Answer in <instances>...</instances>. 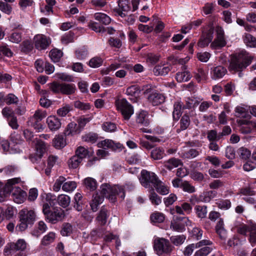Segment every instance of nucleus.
Instances as JSON below:
<instances>
[{
	"label": "nucleus",
	"instance_id": "57",
	"mask_svg": "<svg viewBox=\"0 0 256 256\" xmlns=\"http://www.w3.org/2000/svg\"><path fill=\"white\" fill-rule=\"evenodd\" d=\"M238 153L240 156L244 160L248 159L251 155L250 150L244 147L240 148L238 150Z\"/></svg>",
	"mask_w": 256,
	"mask_h": 256
},
{
	"label": "nucleus",
	"instance_id": "26",
	"mask_svg": "<svg viewBox=\"0 0 256 256\" xmlns=\"http://www.w3.org/2000/svg\"><path fill=\"white\" fill-rule=\"evenodd\" d=\"M108 216V210L104 207H102L98 212L96 219L100 224L104 225L106 222Z\"/></svg>",
	"mask_w": 256,
	"mask_h": 256
},
{
	"label": "nucleus",
	"instance_id": "62",
	"mask_svg": "<svg viewBox=\"0 0 256 256\" xmlns=\"http://www.w3.org/2000/svg\"><path fill=\"white\" fill-rule=\"evenodd\" d=\"M75 154L78 156V158H81V160H82L88 154V150L85 148L80 146L76 150Z\"/></svg>",
	"mask_w": 256,
	"mask_h": 256
},
{
	"label": "nucleus",
	"instance_id": "22",
	"mask_svg": "<svg viewBox=\"0 0 256 256\" xmlns=\"http://www.w3.org/2000/svg\"><path fill=\"white\" fill-rule=\"evenodd\" d=\"M170 65L156 66L154 68V73L156 76L166 75L171 70Z\"/></svg>",
	"mask_w": 256,
	"mask_h": 256
},
{
	"label": "nucleus",
	"instance_id": "34",
	"mask_svg": "<svg viewBox=\"0 0 256 256\" xmlns=\"http://www.w3.org/2000/svg\"><path fill=\"white\" fill-rule=\"evenodd\" d=\"M84 183L86 189L94 191L97 188V182L96 180L92 178H86L84 180Z\"/></svg>",
	"mask_w": 256,
	"mask_h": 256
},
{
	"label": "nucleus",
	"instance_id": "11",
	"mask_svg": "<svg viewBox=\"0 0 256 256\" xmlns=\"http://www.w3.org/2000/svg\"><path fill=\"white\" fill-rule=\"evenodd\" d=\"M98 146L104 149L110 148L112 150H122V146L119 142H114L111 140H104L98 144Z\"/></svg>",
	"mask_w": 256,
	"mask_h": 256
},
{
	"label": "nucleus",
	"instance_id": "50",
	"mask_svg": "<svg viewBox=\"0 0 256 256\" xmlns=\"http://www.w3.org/2000/svg\"><path fill=\"white\" fill-rule=\"evenodd\" d=\"M76 187V184L73 181L65 182L62 186L64 191L69 192L74 190Z\"/></svg>",
	"mask_w": 256,
	"mask_h": 256
},
{
	"label": "nucleus",
	"instance_id": "12",
	"mask_svg": "<svg viewBox=\"0 0 256 256\" xmlns=\"http://www.w3.org/2000/svg\"><path fill=\"white\" fill-rule=\"evenodd\" d=\"M36 48L38 50H44L48 46L50 41L43 34H37L34 37Z\"/></svg>",
	"mask_w": 256,
	"mask_h": 256
},
{
	"label": "nucleus",
	"instance_id": "63",
	"mask_svg": "<svg viewBox=\"0 0 256 256\" xmlns=\"http://www.w3.org/2000/svg\"><path fill=\"white\" fill-rule=\"evenodd\" d=\"M236 232L246 236L248 232L251 231L250 227L246 224H241L238 226H236Z\"/></svg>",
	"mask_w": 256,
	"mask_h": 256
},
{
	"label": "nucleus",
	"instance_id": "54",
	"mask_svg": "<svg viewBox=\"0 0 256 256\" xmlns=\"http://www.w3.org/2000/svg\"><path fill=\"white\" fill-rule=\"evenodd\" d=\"M72 108L69 104H66L57 110V114L60 116L64 117L72 110Z\"/></svg>",
	"mask_w": 256,
	"mask_h": 256
},
{
	"label": "nucleus",
	"instance_id": "40",
	"mask_svg": "<svg viewBox=\"0 0 256 256\" xmlns=\"http://www.w3.org/2000/svg\"><path fill=\"white\" fill-rule=\"evenodd\" d=\"M82 162L81 158L76 154L72 156L68 161V166L70 168H77Z\"/></svg>",
	"mask_w": 256,
	"mask_h": 256
},
{
	"label": "nucleus",
	"instance_id": "21",
	"mask_svg": "<svg viewBox=\"0 0 256 256\" xmlns=\"http://www.w3.org/2000/svg\"><path fill=\"white\" fill-rule=\"evenodd\" d=\"M199 152L196 149L190 148L188 150H182L180 153V156L184 159H192L196 157Z\"/></svg>",
	"mask_w": 256,
	"mask_h": 256
},
{
	"label": "nucleus",
	"instance_id": "64",
	"mask_svg": "<svg viewBox=\"0 0 256 256\" xmlns=\"http://www.w3.org/2000/svg\"><path fill=\"white\" fill-rule=\"evenodd\" d=\"M74 34L72 32H69L68 33L64 34L61 39L62 42L64 44H68L74 41Z\"/></svg>",
	"mask_w": 256,
	"mask_h": 256
},
{
	"label": "nucleus",
	"instance_id": "58",
	"mask_svg": "<svg viewBox=\"0 0 256 256\" xmlns=\"http://www.w3.org/2000/svg\"><path fill=\"white\" fill-rule=\"evenodd\" d=\"M102 64V60L100 57L96 56L90 60L89 66L93 68L100 67Z\"/></svg>",
	"mask_w": 256,
	"mask_h": 256
},
{
	"label": "nucleus",
	"instance_id": "19",
	"mask_svg": "<svg viewBox=\"0 0 256 256\" xmlns=\"http://www.w3.org/2000/svg\"><path fill=\"white\" fill-rule=\"evenodd\" d=\"M217 194V192L214 190H209L204 192L199 196V200L200 202H208L212 198H214Z\"/></svg>",
	"mask_w": 256,
	"mask_h": 256
},
{
	"label": "nucleus",
	"instance_id": "52",
	"mask_svg": "<svg viewBox=\"0 0 256 256\" xmlns=\"http://www.w3.org/2000/svg\"><path fill=\"white\" fill-rule=\"evenodd\" d=\"M256 38L249 34H245L244 36V41L247 46L254 47Z\"/></svg>",
	"mask_w": 256,
	"mask_h": 256
},
{
	"label": "nucleus",
	"instance_id": "24",
	"mask_svg": "<svg viewBox=\"0 0 256 256\" xmlns=\"http://www.w3.org/2000/svg\"><path fill=\"white\" fill-rule=\"evenodd\" d=\"M36 150L38 154H39V158H42L44 154L46 152V144L44 142L40 139H36Z\"/></svg>",
	"mask_w": 256,
	"mask_h": 256
},
{
	"label": "nucleus",
	"instance_id": "10",
	"mask_svg": "<svg viewBox=\"0 0 256 256\" xmlns=\"http://www.w3.org/2000/svg\"><path fill=\"white\" fill-rule=\"evenodd\" d=\"M148 102L154 106L160 105L165 101V96L156 91L152 92L148 97Z\"/></svg>",
	"mask_w": 256,
	"mask_h": 256
},
{
	"label": "nucleus",
	"instance_id": "41",
	"mask_svg": "<svg viewBox=\"0 0 256 256\" xmlns=\"http://www.w3.org/2000/svg\"><path fill=\"white\" fill-rule=\"evenodd\" d=\"M49 56L52 61L56 62H58L62 56V52L60 50L54 49L50 51Z\"/></svg>",
	"mask_w": 256,
	"mask_h": 256
},
{
	"label": "nucleus",
	"instance_id": "2",
	"mask_svg": "<svg viewBox=\"0 0 256 256\" xmlns=\"http://www.w3.org/2000/svg\"><path fill=\"white\" fill-rule=\"evenodd\" d=\"M100 189L101 194L108 198L112 202L116 201V196H118L122 200L125 197L124 189L122 186L118 185L111 186L108 184L105 183L101 185Z\"/></svg>",
	"mask_w": 256,
	"mask_h": 256
},
{
	"label": "nucleus",
	"instance_id": "46",
	"mask_svg": "<svg viewBox=\"0 0 256 256\" xmlns=\"http://www.w3.org/2000/svg\"><path fill=\"white\" fill-rule=\"evenodd\" d=\"M72 226L70 224L65 222L62 224L60 233L63 236H68L72 233Z\"/></svg>",
	"mask_w": 256,
	"mask_h": 256
},
{
	"label": "nucleus",
	"instance_id": "56",
	"mask_svg": "<svg viewBox=\"0 0 256 256\" xmlns=\"http://www.w3.org/2000/svg\"><path fill=\"white\" fill-rule=\"evenodd\" d=\"M103 130L106 132H112L116 130V126L115 124L111 122H104L102 125Z\"/></svg>",
	"mask_w": 256,
	"mask_h": 256
},
{
	"label": "nucleus",
	"instance_id": "18",
	"mask_svg": "<svg viewBox=\"0 0 256 256\" xmlns=\"http://www.w3.org/2000/svg\"><path fill=\"white\" fill-rule=\"evenodd\" d=\"M182 165L183 163L182 160L175 158H170L164 162L165 168L169 170H172L173 168Z\"/></svg>",
	"mask_w": 256,
	"mask_h": 256
},
{
	"label": "nucleus",
	"instance_id": "7",
	"mask_svg": "<svg viewBox=\"0 0 256 256\" xmlns=\"http://www.w3.org/2000/svg\"><path fill=\"white\" fill-rule=\"evenodd\" d=\"M64 212L60 208H54L46 216V218L49 222L56 224L59 221H62L64 218Z\"/></svg>",
	"mask_w": 256,
	"mask_h": 256
},
{
	"label": "nucleus",
	"instance_id": "32",
	"mask_svg": "<svg viewBox=\"0 0 256 256\" xmlns=\"http://www.w3.org/2000/svg\"><path fill=\"white\" fill-rule=\"evenodd\" d=\"M208 72L203 68H198L194 77L198 82H205L208 78Z\"/></svg>",
	"mask_w": 256,
	"mask_h": 256
},
{
	"label": "nucleus",
	"instance_id": "17",
	"mask_svg": "<svg viewBox=\"0 0 256 256\" xmlns=\"http://www.w3.org/2000/svg\"><path fill=\"white\" fill-rule=\"evenodd\" d=\"M182 70H184L183 72H178L176 76V78L178 82H187L189 80L192 76L190 72L186 70L185 66H182Z\"/></svg>",
	"mask_w": 256,
	"mask_h": 256
},
{
	"label": "nucleus",
	"instance_id": "8",
	"mask_svg": "<svg viewBox=\"0 0 256 256\" xmlns=\"http://www.w3.org/2000/svg\"><path fill=\"white\" fill-rule=\"evenodd\" d=\"M118 8L114 9L116 15H118L122 18H124L127 16V12L130 10V6L128 0H119Z\"/></svg>",
	"mask_w": 256,
	"mask_h": 256
},
{
	"label": "nucleus",
	"instance_id": "16",
	"mask_svg": "<svg viewBox=\"0 0 256 256\" xmlns=\"http://www.w3.org/2000/svg\"><path fill=\"white\" fill-rule=\"evenodd\" d=\"M92 236L98 235V236H104V240L110 242L112 240L116 238V236L112 234L106 232L104 228H101L98 230H92L91 232Z\"/></svg>",
	"mask_w": 256,
	"mask_h": 256
},
{
	"label": "nucleus",
	"instance_id": "33",
	"mask_svg": "<svg viewBox=\"0 0 256 256\" xmlns=\"http://www.w3.org/2000/svg\"><path fill=\"white\" fill-rule=\"evenodd\" d=\"M26 242L24 239H19L16 242H11L10 248L14 250H24L26 248Z\"/></svg>",
	"mask_w": 256,
	"mask_h": 256
},
{
	"label": "nucleus",
	"instance_id": "49",
	"mask_svg": "<svg viewBox=\"0 0 256 256\" xmlns=\"http://www.w3.org/2000/svg\"><path fill=\"white\" fill-rule=\"evenodd\" d=\"M4 100L7 104H18L19 100L18 98L12 94H9L6 96Z\"/></svg>",
	"mask_w": 256,
	"mask_h": 256
},
{
	"label": "nucleus",
	"instance_id": "55",
	"mask_svg": "<svg viewBox=\"0 0 256 256\" xmlns=\"http://www.w3.org/2000/svg\"><path fill=\"white\" fill-rule=\"evenodd\" d=\"M20 46L22 51L25 53H28L33 49V44L29 40L24 41Z\"/></svg>",
	"mask_w": 256,
	"mask_h": 256
},
{
	"label": "nucleus",
	"instance_id": "43",
	"mask_svg": "<svg viewBox=\"0 0 256 256\" xmlns=\"http://www.w3.org/2000/svg\"><path fill=\"white\" fill-rule=\"evenodd\" d=\"M194 209L197 216L200 218L206 217L207 214V206H196Z\"/></svg>",
	"mask_w": 256,
	"mask_h": 256
},
{
	"label": "nucleus",
	"instance_id": "25",
	"mask_svg": "<svg viewBox=\"0 0 256 256\" xmlns=\"http://www.w3.org/2000/svg\"><path fill=\"white\" fill-rule=\"evenodd\" d=\"M80 131L77 124L74 122H72L68 125L65 134L66 136H72L79 134Z\"/></svg>",
	"mask_w": 256,
	"mask_h": 256
},
{
	"label": "nucleus",
	"instance_id": "4",
	"mask_svg": "<svg viewBox=\"0 0 256 256\" xmlns=\"http://www.w3.org/2000/svg\"><path fill=\"white\" fill-rule=\"evenodd\" d=\"M116 105L118 110L120 112L124 118L125 120H129L134 113L133 106L124 98L116 100Z\"/></svg>",
	"mask_w": 256,
	"mask_h": 256
},
{
	"label": "nucleus",
	"instance_id": "48",
	"mask_svg": "<svg viewBox=\"0 0 256 256\" xmlns=\"http://www.w3.org/2000/svg\"><path fill=\"white\" fill-rule=\"evenodd\" d=\"M199 102L196 98H188L186 104L183 106V109H190L198 106Z\"/></svg>",
	"mask_w": 256,
	"mask_h": 256
},
{
	"label": "nucleus",
	"instance_id": "1",
	"mask_svg": "<svg viewBox=\"0 0 256 256\" xmlns=\"http://www.w3.org/2000/svg\"><path fill=\"white\" fill-rule=\"evenodd\" d=\"M252 58L245 50H241L232 55L228 70L234 72L242 71L251 63Z\"/></svg>",
	"mask_w": 256,
	"mask_h": 256
},
{
	"label": "nucleus",
	"instance_id": "53",
	"mask_svg": "<svg viewBox=\"0 0 256 256\" xmlns=\"http://www.w3.org/2000/svg\"><path fill=\"white\" fill-rule=\"evenodd\" d=\"M74 106L76 108L83 111H86L91 108L89 103H84L79 100L74 102Z\"/></svg>",
	"mask_w": 256,
	"mask_h": 256
},
{
	"label": "nucleus",
	"instance_id": "44",
	"mask_svg": "<svg viewBox=\"0 0 256 256\" xmlns=\"http://www.w3.org/2000/svg\"><path fill=\"white\" fill-rule=\"evenodd\" d=\"M186 237L184 235H178L172 236L170 238L171 242L175 246L182 244L185 241Z\"/></svg>",
	"mask_w": 256,
	"mask_h": 256
},
{
	"label": "nucleus",
	"instance_id": "3",
	"mask_svg": "<svg viewBox=\"0 0 256 256\" xmlns=\"http://www.w3.org/2000/svg\"><path fill=\"white\" fill-rule=\"evenodd\" d=\"M19 218L20 222L16 226V228L22 232L26 230L29 225L33 224L36 220V214L32 210L24 208L19 212Z\"/></svg>",
	"mask_w": 256,
	"mask_h": 256
},
{
	"label": "nucleus",
	"instance_id": "6",
	"mask_svg": "<svg viewBox=\"0 0 256 256\" xmlns=\"http://www.w3.org/2000/svg\"><path fill=\"white\" fill-rule=\"evenodd\" d=\"M158 180L156 176L153 172L142 170L141 172V176L140 181L142 185L146 188H151L153 190V187Z\"/></svg>",
	"mask_w": 256,
	"mask_h": 256
},
{
	"label": "nucleus",
	"instance_id": "59",
	"mask_svg": "<svg viewBox=\"0 0 256 256\" xmlns=\"http://www.w3.org/2000/svg\"><path fill=\"white\" fill-rule=\"evenodd\" d=\"M92 120L91 117L86 118L84 116H81L78 118L77 120V122L78 123V126L81 130L86 124Z\"/></svg>",
	"mask_w": 256,
	"mask_h": 256
},
{
	"label": "nucleus",
	"instance_id": "9",
	"mask_svg": "<svg viewBox=\"0 0 256 256\" xmlns=\"http://www.w3.org/2000/svg\"><path fill=\"white\" fill-rule=\"evenodd\" d=\"M216 38L212 43L211 46L216 48L224 47L226 44V42L224 38V31L221 27L216 28Z\"/></svg>",
	"mask_w": 256,
	"mask_h": 256
},
{
	"label": "nucleus",
	"instance_id": "39",
	"mask_svg": "<svg viewBox=\"0 0 256 256\" xmlns=\"http://www.w3.org/2000/svg\"><path fill=\"white\" fill-rule=\"evenodd\" d=\"M158 192L161 194L165 195L169 192L168 188L164 186V184L159 180L154 186Z\"/></svg>",
	"mask_w": 256,
	"mask_h": 256
},
{
	"label": "nucleus",
	"instance_id": "13",
	"mask_svg": "<svg viewBox=\"0 0 256 256\" xmlns=\"http://www.w3.org/2000/svg\"><path fill=\"white\" fill-rule=\"evenodd\" d=\"M46 116L47 113L46 110H38L35 112L34 116L29 118L28 122L30 126L35 127L37 123L45 118Z\"/></svg>",
	"mask_w": 256,
	"mask_h": 256
},
{
	"label": "nucleus",
	"instance_id": "15",
	"mask_svg": "<svg viewBox=\"0 0 256 256\" xmlns=\"http://www.w3.org/2000/svg\"><path fill=\"white\" fill-rule=\"evenodd\" d=\"M46 123L52 131L57 130L61 126L60 120L56 116H48L46 119Z\"/></svg>",
	"mask_w": 256,
	"mask_h": 256
},
{
	"label": "nucleus",
	"instance_id": "5",
	"mask_svg": "<svg viewBox=\"0 0 256 256\" xmlns=\"http://www.w3.org/2000/svg\"><path fill=\"white\" fill-rule=\"evenodd\" d=\"M154 249L160 256L163 254H170L173 250V246L168 240L164 238H158L154 242Z\"/></svg>",
	"mask_w": 256,
	"mask_h": 256
},
{
	"label": "nucleus",
	"instance_id": "47",
	"mask_svg": "<svg viewBox=\"0 0 256 256\" xmlns=\"http://www.w3.org/2000/svg\"><path fill=\"white\" fill-rule=\"evenodd\" d=\"M164 215L161 212H154L150 216V220L154 222L160 223L164 220Z\"/></svg>",
	"mask_w": 256,
	"mask_h": 256
},
{
	"label": "nucleus",
	"instance_id": "37",
	"mask_svg": "<svg viewBox=\"0 0 256 256\" xmlns=\"http://www.w3.org/2000/svg\"><path fill=\"white\" fill-rule=\"evenodd\" d=\"M58 202L63 208L68 207L70 202V198L66 194H60L58 197Z\"/></svg>",
	"mask_w": 256,
	"mask_h": 256
},
{
	"label": "nucleus",
	"instance_id": "51",
	"mask_svg": "<svg viewBox=\"0 0 256 256\" xmlns=\"http://www.w3.org/2000/svg\"><path fill=\"white\" fill-rule=\"evenodd\" d=\"M66 180V178L62 176H59L56 180L54 186H53V190L54 192H58L60 190L62 185L64 184Z\"/></svg>",
	"mask_w": 256,
	"mask_h": 256
},
{
	"label": "nucleus",
	"instance_id": "28",
	"mask_svg": "<svg viewBox=\"0 0 256 256\" xmlns=\"http://www.w3.org/2000/svg\"><path fill=\"white\" fill-rule=\"evenodd\" d=\"M104 200V198L100 196L98 194L92 196V199L90 204L91 208L93 212H96L98 209V206L102 204Z\"/></svg>",
	"mask_w": 256,
	"mask_h": 256
},
{
	"label": "nucleus",
	"instance_id": "45",
	"mask_svg": "<svg viewBox=\"0 0 256 256\" xmlns=\"http://www.w3.org/2000/svg\"><path fill=\"white\" fill-rule=\"evenodd\" d=\"M180 188L184 192L190 194H192L196 192L195 187L186 180H184L182 182Z\"/></svg>",
	"mask_w": 256,
	"mask_h": 256
},
{
	"label": "nucleus",
	"instance_id": "27",
	"mask_svg": "<svg viewBox=\"0 0 256 256\" xmlns=\"http://www.w3.org/2000/svg\"><path fill=\"white\" fill-rule=\"evenodd\" d=\"M238 123L240 125V131L242 134H248L252 131L251 124H250L253 123L252 122H248L246 120H239Z\"/></svg>",
	"mask_w": 256,
	"mask_h": 256
},
{
	"label": "nucleus",
	"instance_id": "23",
	"mask_svg": "<svg viewBox=\"0 0 256 256\" xmlns=\"http://www.w3.org/2000/svg\"><path fill=\"white\" fill-rule=\"evenodd\" d=\"M76 90V88L74 84L62 83V94L66 95L72 94L75 92Z\"/></svg>",
	"mask_w": 256,
	"mask_h": 256
},
{
	"label": "nucleus",
	"instance_id": "35",
	"mask_svg": "<svg viewBox=\"0 0 256 256\" xmlns=\"http://www.w3.org/2000/svg\"><path fill=\"white\" fill-rule=\"evenodd\" d=\"M94 18L104 24H108L111 22V18L106 14L102 12H96L94 15Z\"/></svg>",
	"mask_w": 256,
	"mask_h": 256
},
{
	"label": "nucleus",
	"instance_id": "60",
	"mask_svg": "<svg viewBox=\"0 0 256 256\" xmlns=\"http://www.w3.org/2000/svg\"><path fill=\"white\" fill-rule=\"evenodd\" d=\"M88 26L96 32H105V28L100 26L97 22H90L88 24Z\"/></svg>",
	"mask_w": 256,
	"mask_h": 256
},
{
	"label": "nucleus",
	"instance_id": "61",
	"mask_svg": "<svg viewBox=\"0 0 256 256\" xmlns=\"http://www.w3.org/2000/svg\"><path fill=\"white\" fill-rule=\"evenodd\" d=\"M212 248L209 246H204L197 250L194 256H207L212 250Z\"/></svg>",
	"mask_w": 256,
	"mask_h": 256
},
{
	"label": "nucleus",
	"instance_id": "29",
	"mask_svg": "<svg viewBox=\"0 0 256 256\" xmlns=\"http://www.w3.org/2000/svg\"><path fill=\"white\" fill-rule=\"evenodd\" d=\"M52 144L57 149L63 148L66 146V141L62 135H56L53 140Z\"/></svg>",
	"mask_w": 256,
	"mask_h": 256
},
{
	"label": "nucleus",
	"instance_id": "20",
	"mask_svg": "<svg viewBox=\"0 0 256 256\" xmlns=\"http://www.w3.org/2000/svg\"><path fill=\"white\" fill-rule=\"evenodd\" d=\"M227 72L226 68L222 66H218L214 67L212 70V78L218 79L222 78Z\"/></svg>",
	"mask_w": 256,
	"mask_h": 256
},
{
	"label": "nucleus",
	"instance_id": "36",
	"mask_svg": "<svg viewBox=\"0 0 256 256\" xmlns=\"http://www.w3.org/2000/svg\"><path fill=\"white\" fill-rule=\"evenodd\" d=\"M170 228L173 230L182 232L184 230V225L180 220V217L176 220H172L170 224Z\"/></svg>",
	"mask_w": 256,
	"mask_h": 256
},
{
	"label": "nucleus",
	"instance_id": "30",
	"mask_svg": "<svg viewBox=\"0 0 256 256\" xmlns=\"http://www.w3.org/2000/svg\"><path fill=\"white\" fill-rule=\"evenodd\" d=\"M183 106L181 102L177 101L174 105L173 118L175 120H178L182 114V110Z\"/></svg>",
	"mask_w": 256,
	"mask_h": 256
},
{
	"label": "nucleus",
	"instance_id": "14",
	"mask_svg": "<svg viewBox=\"0 0 256 256\" xmlns=\"http://www.w3.org/2000/svg\"><path fill=\"white\" fill-rule=\"evenodd\" d=\"M136 122L138 124L148 126L150 123L148 112L144 110H141L136 112Z\"/></svg>",
	"mask_w": 256,
	"mask_h": 256
},
{
	"label": "nucleus",
	"instance_id": "38",
	"mask_svg": "<svg viewBox=\"0 0 256 256\" xmlns=\"http://www.w3.org/2000/svg\"><path fill=\"white\" fill-rule=\"evenodd\" d=\"M164 150L162 148H156L152 150L150 156L154 160H159L164 157Z\"/></svg>",
	"mask_w": 256,
	"mask_h": 256
},
{
	"label": "nucleus",
	"instance_id": "42",
	"mask_svg": "<svg viewBox=\"0 0 256 256\" xmlns=\"http://www.w3.org/2000/svg\"><path fill=\"white\" fill-rule=\"evenodd\" d=\"M190 123V120L188 114H185L182 118L180 120V128L184 130H186Z\"/></svg>",
	"mask_w": 256,
	"mask_h": 256
},
{
	"label": "nucleus",
	"instance_id": "31",
	"mask_svg": "<svg viewBox=\"0 0 256 256\" xmlns=\"http://www.w3.org/2000/svg\"><path fill=\"white\" fill-rule=\"evenodd\" d=\"M56 238V234L54 232H50L44 236L41 240L40 244L46 246L53 242Z\"/></svg>",
	"mask_w": 256,
	"mask_h": 256
}]
</instances>
